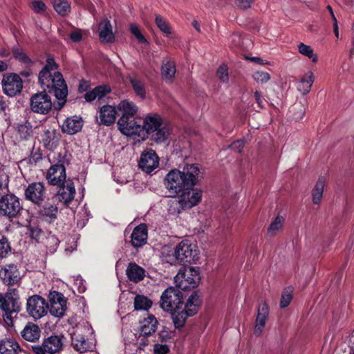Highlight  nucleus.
Here are the masks:
<instances>
[{"mask_svg":"<svg viewBox=\"0 0 354 354\" xmlns=\"http://www.w3.org/2000/svg\"><path fill=\"white\" fill-rule=\"evenodd\" d=\"M134 308L136 310H148L152 305V301L146 296L137 295L134 298Z\"/></svg>","mask_w":354,"mask_h":354,"instance_id":"e433bc0d","label":"nucleus"},{"mask_svg":"<svg viewBox=\"0 0 354 354\" xmlns=\"http://www.w3.org/2000/svg\"><path fill=\"white\" fill-rule=\"evenodd\" d=\"M59 243V239L52 234H49L46 238V245L50 248V251L53 252L56 250V248Z\"/></svg>","mask_w":354,"mask_h":354,"instance_id":"8fccbe9b","label":"nucleus"},{"mask_svg":"<svg viewBox=\"0 0 354 354\" xmlns=\"http://www.w3.org/2000/svg\"><path fill=\"white\" fill-rule=\"evenodd\" d=\"M325 186V180L323 178H319L317 181L313 189L312 197L314 204H319L323 196V192Z\"/></svg>","mask_w":354,"mask_h":354,"instance_id":"4c0bfd02","label":"nucleus"},{"mask_svg":"<svg viewBox=\"0 0 354 354\" xmlns=\"http://www.w3.org/2000/svg\"><path fill=\"white\" fill-rule=\"evenodd\" d=\"M254 80L259 84H266L270 80V76L266 71H257L252 74Z\"/></svg>","mask_w":354,"mask_h":354,"instance_id":"a18cd8bd","label":"nucleus"},{"mask_svg":"<svg viewBox=\"0 0 354 354\" xmlns=\"http://www.w3.org/2000/svg\"><path fill=\"white\" fill-rule=\"evenodd\" d=\"M298 50L300 54L307 57L311 59L313 62L316 63L318 61L317 55L314 53V50L311 46L304 43H299L298 44Z\"/></svg>","mask_w":354,"mask_h":354,"instance_id":"ea45409f","label":"nucleus"},{"mask_svg":"<svg viewBox=\"0 0 354 354\" xmlns=\"http://www.w3.org/2000/svg\"><path fill=\"white\" fill-rule=\"evenodd\" d=\"M32 8L37 13H44L46 11V6L41 1H34L32 2Z\"/></svg>","mask_w":354,"mask_h":354,"instance_id":"864d4df0","label":"nucleus"},{"mask_svg":"<svg viewBox=\"0 0 354 354\" xmlns=\"http://www.w3.org/2000/svg\"><path fill=\"white\" fill-rule=\"evenodd\" d=\"M21 337L26 341L35 342L41 335L39 327L32 323H28L21 332Z\"/></svg>","mask_w":354,"mask_h":354,"instance_id":"bb28decb","label":"nucleus"},{"mask_svg":"<svg viewBox=\"0 0 354 354\" xmlns=\"http://www.w3.org/2000/svg\"><path fill=\"white\" fill-rule=\"evenodd\" d=\"M130 83L136 95L140 99L145 100L146 98V88L145 83L136 77H131Z\"/></svg>","mask_w":354,"mask_h":354,"instance_id":"c9c22d12","label":"nucleus"},{"mask_svg":"<svg viewBox=\"0 0 354 354\" xmlns=\"http://www.w3.org/2000/svg\"><path fill=\"white\" fill-rule=\"evenodd\" d=\"M131 32L136 37L140 43H146L147 39L145 38L143 35L140 32L138 27L136 24H131L130 26Z\"/></svg>","mask_w":354,"mask_h":354,"instance_id":"603ef678","label":"nucleus"},{"mask_svg":"<svg viewBox=\"0 0 354 354\" xmlns=\"http://www.w3.org/2000/svg\"><path fill=\"white\" fill-rule=\"evenodd\" d=\"M8 189V179L7 176L1 175L0 176V195L5 194Z\"/></svg>","mask_w":354,"mask_h":354,"instance_id":"5fc2aeb1","label":"nucleus"},{"mask_svg":"<svg viewBox=\"0 0 354 354\" xmlns=\"http://www.w3.org/2000/svg\"><path fill=\"white\" fill-rule=\"evenodd\" d=\"M55 10L62 16L68 15L71 11V5L66 0H51Z\"/></svg>","mask_w":354,"mask_h":354,"instance_id":"58836bf2","label":"nucleus"},{"mask_svg":"<svg viewBox=\"0 0 354 354\" xmlns=\"http://www.w3.org/2000/svg\"><path fill=\"white\" fill-rule=\"evenodd\" d=\"M0 279L5 284L10 286L17 284L21 277L17 266L14 264H9L0 270Z\"/></svg>","mask_w":354,"mask_h":354,"instance_id":"6ab92c4d","label":"nucleus"},{"mask_svg":"<svg viewBox=\"0 0 354 354\" xmlns=\"http://www.w3.org/2000/svg\"><path fill=\"white\" fill-rule=\"evenodd\" d=\"M117 109L121 113L120 118L127 120L128 118H133L136 114L138 107L133 102L129 100H123L118 104Z\"/></svg>","mask_w":354,"mask_h":354,"instance_id":"b1692460","label":"nucleus"},{"mask_svg":"<svg viewBox=\"0 0 354 354\" xmlns=\"http://www.w3.org/2000/svg\"><path fill=\"white\" fill-rule=\"evenodd\" d=\"M62 335H50L44 338L41 345L32 346V350L35 354H55L62 350Z\"/></svg>","mask_w":354,"mask_h":354,"instance_id":"1a4fd4ad","label":"nucleus"},{"mask_svg":"<svg viewBox=\"0 0 354 354\" xmlns=\"http://www.w3.org/2000/svg\"><path fill=\"white\" fill-rule=\"evenodd\" d=\"M174 257L179 263H191L197 259V247L188 240L182 241L175 248Z\"/></svg>","mask_w":354,"mask_h":354,"instance_id":"6e6552de","label":"nucleus"},{"mask_svg":"<svg viewBox=\"0 0 354 354\" xmlns=\"http://www.w3.org/2000/svg\"><path fill=\"white\" fill-rule=\"evenodd\" d=\"M98 31L100 39L102 42L112 43L114 41L115 35L113 32L111 22L108 19H104L100 22Z\"/></svg>","mask_w":354,"mask_h":354,"instance_id":"393cba45","label":"nucleus"},{"mask_svg":"<svg viewBox=\"0 0 354 354\" xmlns=\"http://www.w3.org/2000/svg\"><path fill=\"white\" fill-rule=\"evenodd\" d=\"M155 21L156 26L166 36L171 33V26L163 17L160 15H156Z\"/></svg>","mask_w":354,"mask_h":354,"instance_id":"37998d69","label":"nucleus"},{"mask_svg":"<svg viewBox=\"0 0 354 354\" xmlns=\"http://www.w3.org/2000/svg\"><path fill=\"white\" fill-rule=\"evenodd\" d=\"M60 137V133L51 127L45 129L41 136L44 147L49 150H53L58 146Z\"/></svg>","mask_w":354,"mask_h":354,"instance_id":"aec40b11","label":"nucleus"},{"mask_svg":"<svg viewBox=\"0 0 354 354\" xmlns=\"http://www.w3.org/2000/svg\"><path fill=\"white\" fill-rule=\"evenodd\" d=\"M111 92L110 87L101 85L96 86L92 91L86 93L84 95V98L87 102H92L95 100H101L103 98L106 94Z\"/></svg>","mask_w":354,"mask_h":354,"instance_id":"7c9ffc66","label":"nucleus"},{"mask_svg":"<svg viewBox=\"0 0 354 354\" xmlns=\"http://www.w3.org/2000/svg\"><path fill=\"white\" fill-rule=\"evenodd\" d=\"M6 107L7 104L6 101L3 100V97L0 96V113L4 111Z\"/></svg>","mask_w":354,"mask_h":354,"instance_id":"0e129e2a","label":"nucleus"},{"mask_svg":"<svg viewBox=\"0 0 354 354\" xmlns=\"http://www.w3.org/2000/svg\"><path fill=\"white\" fill-rule=\"evenodd\" d=\"M0 308L4 313L5 321L8 324H12L13 314L16 315L21 310V303L17 289L10 288L5 295L0 293Z\"/></svg>","mask_w":354,"mask_h":354,"instance_id":"39448f33","label":"nucleus"},{"mask_svg":"<svg viewBox=\"0 0 354 354\" xmlns=\"http://www.w3.org/2000/svg\"><path fill=\"white\" fill-rule=\"evenodd\" d=\"M32 133V127L27 124H19L17 127V135L21 140L28 139Z\"/></svg>","mask_w":354,"mask_h":354,"instance_id":"c03bdc74","label":"nucleus"},{"mask_svg":"<svg viewBox=\"0 0 354 354\" xmlns=\"http://www.w3.org/2000/svg\"><path fill=\"white\" fill-rule=\"evenodd\" d=\"M26 310L30 317L35 319H39L47 314L48 304L45 299L39 295H34L27 300Z\"/></svg>","mask_w":354,"mask_h":354,"instance_id":"9b49d317","label":"nucleus"},{"mask_svg":"<svg viewBox=\"0 0 354 354\" xmlns=\"http://www.w3.org/2000/svg\"><path fill=\"white\" fill-rule=\"evenodd\" d=\"M254 97H255V100H256L257 103L258 104V106L260 108H262L263 106V100L261 98V95L259 91L254 92Z\"/></svg>","mask_w":354,"mask_h":354,"instance_id":"052dcab7","label":"nucleus"},{"mask_svg":"<svg viewBox=\"0 0 354 354\" xmlns=\"http://www.w3.org/2000/svg\"><path fill=\"white\" fill-rule=\"evenodd\" d=\"M147 227L145 224L136 226L131 235V243L134 248H140L146 244L147 240Z\"/></svg>","mask_w":354,"mask_h":354,"instance_id":"412c9836","label":"nucleus"},{"mask_svg":"<svg viewBox=\"0 0 354 354\" xmlns=\"http://www.w3.org/2000/svg\"><path fill=\"white\" fill-rule=\"evenodd\" d=\"M72 344L75 348L80 352L84 353L92 348V345L82 336L74 334L72 337Z\"/></svg>","mask_w":354,"mask_h":354,"instance_id":"f704fd0d","label":"nucleus"},{"mask_svg":"<svg viewBox=\"0 0 354 354\" xmlns=\"http://www.w3.org/2000/svg\"><path fill=\"white\" fill-rule=\"evenodd\" d=\"M62 185L59 186L60 188L57 192V199L65 205H68L74 199L75 194V186L71 180L66 181V185Z\"/></svg>","mask_w":354,"mask_h":354,"instance_id":"4be33fe9","label":"nucleus"},{"mask_svg":"<svg viewBox=\"0 0 354 354\" xmlns=\"http://www.w3.org/2000/svg\"><path fill=\"white\" fill-rule=\"evenodd\" d=\"M160 303L163 310L171 313L175 327L180 328L185 325L187 317L198 312L201 301L198 295L194 292L184 304L181 291L169 287L162 292Z\"/></svg>","mask_w":354,"mask_h":354,"instance_id":"f03ea898","label":"nucleus"},{"mask_svg":"<svg viewBox=\"0 0 354 354\" xmlns=\"http://www.w3.org/2000/svg\"><path fill=\"white\" fill-rule=\"evenodd\" d=\"M283 222L284 219L282 216H277L268 227V236H274L282 228Z\"/></svg>","mask_w":354,"mask_h":354,"instance_id":"a19ab883","label":"nucleus"},{"mask_svg":"<svg viewBox=\"0 0 354 354\" xmlns=\"http://www.w3.org/2000/svg\"><path fill=\"white\" fill-rule=\"evenodd\" d=\"M270 313V308L266 301L261 302L257 309V315L255 320L254 333L259 336L266 326Z\"/></svg>","mask_w":354,"mask_h":354,"instance_id":"f3484780","label":"nucleus"},{"mask_svg":"<svg viewBox=\"0 0 354 354\" xmlns=\"http://www.w3.org/2000/svg\"><path fill=\"white\" fill-rule=\"evenodd\" d=\"M116 114L117 111L114 106L104 105L98 111L96 120L100 124L110 126L115 122Z\"/></svg>","mask_w":354,"mask_h":354,"instance_id":"a211bd4d","label":"nucleus"},{"mask_svg":"<svg viewBox=\"0 0 354 354\" xmlns=\"http://www.w3.org/2000/svg\"><path fill=\"white\" fill-rule=\"evenodd\" d=\"M231 39H232V41H233L234 43L235 46H238L239 44L241 38L239 35L234 34L231 36Z\"/></svg>","mask_w":354,"mask_h":354,"instance_id":"e2e57ef3","label":"nucleus"},{"mask_svg":"<svg viewBox=\"0 0 354 354\" xmlns=\"http://www.w3.org/2000/svg\"><path fill=\"white\" fill-rule=\"evenodd\" d=\"M314 82V75L312 71H308L304 75L297 84V89L302 95L308 94Z\"/></svg>","mask_w":354,"mask_h":354,"instance_id":"473e14b6","label":"nucleus"},{"mask_svg":"<svg viewBox=\"0 0 354 354\" xmlns=\"http://www.w3.org/2000/svg\"><path fill=\"white\" fill-rule=\"evenodd\" d=\"M142 125L138 118H119L118 121V129L122 133L127 136H136L138 140H141Z\"/></svg>","mask_w":354,"mask_h":354,"instance_id":"2eb2a0df","label":"nucleus"},{"mask_svg":"<svg viewBox=\"0 0 354 354\" xmlns=\"http://www.w3.org/2000/svg\"><path fill=\"white\" fill-rule=\"evenodd\" d=\"M161 73L164 80L171 81L176 73L174 62L167 59H164L162 61Z\"/></svg>","mask_w":354,"mask_h":354,"instance_id":"72a5a7b5","label":"nucleus"},{"mask_svg":"<svg viewBox=\"0 0 354 354\" xmlns=\"http://www.w3.org/2000/svg\"><path fill=\"white\" fill-rule=\"evenodd\" d=\"M200 279L198 270L189 267L180 269L174 277V281L178 290H187L196 288Z\"/></svg>","mask_w":354,"mask_h":354,"instance_id":"0eeeda50","label":"nucleus"},{"mask_svg":"<svg viewBox=\"0 0 354 354\" xmlns=\"http://www.w3.org/2000/svg\"><path fill=\"white\" fill-rule=\"evenodd\" d=\"M254 0H236V4L237 6L243 9H246L250 7Z\"/></svg>","mask_w":354,"mask_h":354,"instance_id":"13d9d810","label":"nucleus"},{"mask_svg":"<svg viewBox=\"0 0 354 354\" xmlns=\"http://www.w3.org/2000/svg\"><path fill=\"white\" fill-rule=\"evenodd\" d=\"M8 68V65L6 62L0 60V72H3L6 71Z\"/></svg>","mask_w":354,"mask_h":354,"instance_id":"774afa93","label":"nucleus"},{"mask_svg":"<svg viewBox=\"0 0 354 354\" xmlns=\"http://www.w3.org/2000/svg\"><path fill=\"white\" fill-rule=\"evenodd\" d=\"M63 157L59 159V162L51 165L46 174L48 183L52 185L61 186L64 184L66 178V168Z\"/></svg>","mask_w":354,"mask_h":354,"instance_id":"f8f14e48","label":"nucleus"},{"mask_svg":"<svg viewBox=\"0 0 354 354\" xmlns=\"http://www.w3.org/2000/svg\"><path fill=\"white\" fill-rule=\"evenodd\" d=\"M138 165L143 171L149 174L158 167V156L152 149L145 151L141 154Z\"/></svg>","mask_w":354,"mask_h":354,"instance_id":"dca6fc26","label":"nucleus"},{"mask_svg":"<svg viewBox=\"0 0 354 354\" xmlns=\"http://www.w3.org/2000/svg\"><path fill=\"white\" fill-rule=\"evenodd\" d=\"M9 55V52L3 48H0V57H6Z\"/></svg>","mask_w":354,"mask_h":354,"instance_id":"69168bd1","label":"nucleus"},{"mask_svg":"<svg viewBox=\"0 0 354 354\" xmlns=\"http://www.w3.org/2000/svg\"><path fill=\"white\" fill-rule=\"evenodd\" d=\"M25 198L37 205H41L46 197V189L44 183L34 182L25 189Z\"/></svg>","mask_w":354,"mask_h":354,"instance_id":"4468645a","label":"nucleus"},{"mask_svg":"<svg viewBox=\"0 0 354 354\" xmlns=\"http://www.w3.org/2000/svg\"><path fill=\"white\" fill-rule=\"evenodd\" d=\"M244 147V142L241 140H237L234 141L232 145H230V148L235 151L241 152Z\"/></svg>","mask_w":354,"mask_h":354,"instance_id":"6e6d98bb","label":"nucleus"},{"mask_svg":"<svg viewBox=\"0 0 354 354\" xmlns=\"http://www.w3.org/2000/svg\"><path fill=\"white\" fill-rule=\"evenodd\" d=\"M216 75L222 82L227 83L228 82V69L225 64L219 66L216 71Z\"/></svg>","mask_w":354,"mask_h":354,"instance_id":"de8ad7c7","label":"nucleus"},{"mask_svg":"<svg viewBox=\"0 0 354 354\" xmlns=\"http://www.w3.org/2000/svg\"><path fill=\"white\" fill-rule=\"evenodd\" d=\"M153 351L155 354H167L169 348L165 345L156 344Z\"/></svg>","mask_w":354,"mask_h":354,"instance_id":"4d7b16f0","label":"nucleus"},{"mask_svg":"<svg viewBox=\"0 0 354 354\" xmlns=\"http://www.w3.org/2000/svg\"><path fill=\"white\" fill-rule=\"evenodd\" d=\"M22 209L19 198L13 194H4L0 198V214L12 218Z\"/></svg>","mask_w":354,"mask_h":354,"instance_id":"9d476101","label":"nucleus"},{"mask_svg":"<svg viewBox=\"0 0 354 354\" xmlns=\"http://www.w3.org/2000/svg\"><path fill=\"white\" fill-rule=\"evenodd\" d=\"M158 322L153 315H149L141 323L140 333L144 336L151 335L157 329Z\"/></svg>","mask_w":354,"mask_h":354,"instance_id":"2f4dec72","label":"nucleus"},{"mask_svg":"<svg viewBox=\"0 0 354 354\" xmlns=\"http://www.w3.org/2000/svg\"><path fill=\"white\" fill-rule=\"evenodd\" d=\"M292 299V294L288 290H285L281 294V298L280 301V307L284 308L287 307Z\"/></svg>","mask_w":354,"mask_h":354,"instance_id":"3c124183","label":"nucleus"},{"mask_svg":"<svg viewBox=\"0 0 354 354\" xmlns=\"http://www.w3.org/2000/svg\"><path fill=\"white\" fill-rule=\"evenodd\" d=\"M57 65L53 58L48 57L43 69L39 72L38 81L44 90L32 95L30 109L34 113L47 114L52 109L50 97L46 93H53L58 100V109L65 104L68 95V88L62 75L55 71Z\"/></svg>","mask_w":354,"mask_h":354,"instance_id":"f257e3e1","label":"nucleus"},{"mask_svg":"<svg viewBox=\"0 0 354 354\" xmlns=\"http://www.w3.org/2000/svg\"><path fill=\"white\" fill-rule=\"evenodd\" d=\"M333 31H334L336 38L338 39L339 37V34L337 20L335 16H333Z\"/></svg>","mask_w":354,"mask_h":354,"instance_id":"680f3d73","label":"nucleus"},{"mask_svg":"<svg viewBox=\"0 0 354 354\" xmlns=\"http://www.w3.org/2000/svg\"><path fill=\"white\" fill-rule=\"evenodd\" d=\"M179 198L171 201L169 202V211L171 214H178L180 209H190L196 205L202 198V192L201 190L194 189L182 192Z\"/></svg>","mask_w":354,"mask_h":354,"instance_id":"423d86ee","label":"nucleus"},{"mask_svg":"<svg viewBox=\"0 0 354 354\" xmlns=\"http://www.w3.org/2000/svg\"><path fill=\"white\" fill-rule=\"evenodd\" d=\"M170 133L169 125L163 122L159 114L151 113L144 117L141 131L142 140L150 136L152 140L161 143L168 138Z\"/></svg>","mask_w":354,"mask_h":354,"instance_id":"20e7f679","label":"nucleus"},{"mask_svg":"<svg viewBox=\"0 0 354 354\" xmlns=\"http://www.w3.org/2000/svg\"><path fill=\"white\" fill-rule=\"evenodd\" d=\"M1 84L3 93L10 97L20 93L23 88V81L20 76L15 73L5 74Z\"/></svg>","mask_w":354,"mask_h":354,"instance_id":"ddd939ff","label":"nucleus"},{"mask_svg":"<svg viewBox=\"0 0 354 354\" xmlns=\"http://www.w3.org/2000/svg\"><path fill=\"white\" fill-rule=\"evenodd\" d=\"M126 274L130 281L137 283L144 279L145 270L136 263H130L126 270Z\"/></svg>","mask_w":354,"mask_h":354,"instance_id":"cd10ccee","label":"nucleus"},{"mask_svg":"<svg viewBox=\"0 0 354 354\" xmlns=\"http://www.w3.org/2000/svg\"><path fill=\"white\" fill-rule=\"evenodd\" d=\"M10 251V247L8 239L2 236L0 239V259H3L7 256Z\"/></svg>","mask_w":354,"mask_h":354,"instance_id":"49530a36","label":"nucleus"},{"mask_svg":"<svg viewBox=\"0 0 354 354\" xmlns=\"http://www.w3.org/2000/svg\"><path fill=\"white\" fill-rule=\"evenodd\" d=\"M70 38L73 42H79L82 38V34L80 30H75L70 34Z\"/></svg>","mask_w":354,"mask_h":354,"instance_id":"bf43d9fd","label":"nucleus"},{"mask_svg":"<svg viewBox=\"0 0 354 354\" xmlns=\"http://www.w3.org/2000/svg\"><path fill=\"white\" fill-rule=\"evenodd\" d=\"M200 170L196 164L187 165L181 171L177 169L171 170L165 177L164 183L172 196L195 186Z\"/></svg>","mask_w":354,"mask_h":354,"instance_id":"7ed1b4c3","label":"nucleus"},{"mask_svg":"<svg viewBox=\"0 0 354 354\" xmlns=\"http://www.w3.org/2000/svg\"><path fill=\"white\" fill-rule=\"evenodd\" d=\"M82 121L77 117L68 118L62 124V131L73 135L81 130Z\"/></svg>","mask_w":354,"mask_h":354,"instance_id":"c756f323","label":"nucleus"},{"mask_svg":"<svg viewBox=\"0 0 354 354\" xmlns=\"http://www.w3.org/2000/svg\"><path fill=\"white\" fill-rule=\"evenodd\" d=\"M56 298L50 299V305L48 306V310L54 317H61L64 315L66 301L62 295L58 292H56Z\"/></svg>","mask_w":354,"mask_h":354,"instance_id":"5701e85b","label":"nucleus"},{"mask_svg":"<svg viewBox=\"0 0 354 354\" xmlns=\"http://www.w3.org/2000/svg\"><path fill=\"white\" fill-rule=\"evenodd\" d=\"M27 227L30 237L38 241L41 234H42L41 230L37 225L31 223H30Z\"/></svg>","mask_w":354,"mask_h":354,"instance_id":"09e8293b","label":"nucleus"},{"mask_svg":"<svg viewBox=\"0 0 354 354\" xmlns=\"http://www.w3.org/2000/svg\"><path fill=\"white\" fill-rule=\"evenodd\" d=\"M21 351L19 343L14 339L7 338L0 342L1 354H19Z\"/></svg>","mask_w":354,"mask_h":354,"instance_id":"a878e982","label":"nucleus"},{"mask_svg":"<svg viewBox=\"0 0 354 354\" xmlns=\"http://www.w3.org/2000/svg\"><path fill=\"white\" fill-rule=\"evenodd\" d=\"M12 54L14 57L18 61L26 64H31L32 60L28 57L22 48L19 47H14L12 48Z\"/></svg>","mask_w":354,"mask_h":354,"instance_id":"79ce46f5","label":"nucleus"},{"mask_svg":"<svg viewBox=\"0 0 354 354\" xmlns=\"http://www.w3.org/2000/svg\"><path fill=\"white\" fill-rule=\"evenodd\" d=\"M58 207L50 201L46 203L39 211V216L44 220L52 222L57 218Z\"/></svg>","mask_w":354,"mask_h":354,"instance_id":"c85d7f7f","label":"nucleus"},{"mask_svg":"<svg viewBox=\"0 0 354 354\" xmlns=\"http://www.w3.org/2000/svg\"><path fill=\"white\" fill-rule=\"evenodd\" d=\"M250 60L259 64H263V61L261 58L258 57H253L250 58Z\"/></svg>","mask_w":354,"mask_h":354,"instance_id":"338daca9","label":"nucleus"}]
</instances>
